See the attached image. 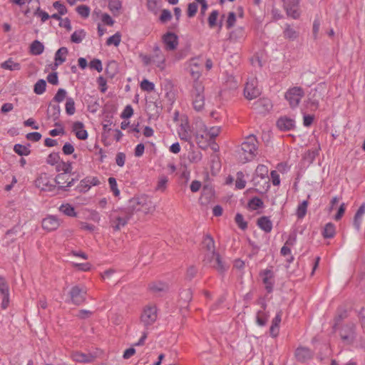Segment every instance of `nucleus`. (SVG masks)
Wrapping results in <instances>:
<instances>
[{
	"instance_id": "obj_1",
	"label": "nucleus",
	"mask_w": 365,
	"mask_h": 365,
	"mask_svg": "<svg viewBox=\"0 0 365 365\" xmlns=\"http://www.w3.org/2000/svg\"><path fill=\"white\" fill-rule=\"evenodd\" d=\"M136 220H141L147 215H152L156 207L150 197L146 195L135 196L130 199L127 204Z\"/></svg>"
},
{
	"instance_id": "obj_2",
	"label": "nucleus",
	"mask_w": 365,
	"mask_h": 365,
	"mask_svg": "<svg viewBox=\"0 0 365 365\" xmlns=\"http://www.w3.org/2000/svg\"><path fill=\"white\" fill-rule=\"evenodd\" d=\"M109 219L111 227L115 231H118L125 227L130 220L135 218L127 205L124 207L112 210L109 215Z\"/></svg>"
},
{
	"instance_id": "obj_3",
	"label": "nucleus",
	"mask_w": 365,
	"mask_h": 365,
	"mask_svg": "<svg viewBox=\"0 0 365 365\" xmlns=\"http://www.w3.org/2000/svg\"><path fill=\"white\" fill-rule=\"evenodd\" d=\"M257 140L255 135H250L247 136L238 150V157L240 160L245 163L252 160L257 154Z\"/></svg>"
},
{
	"instance_id": "obj_4",
	"label": "nucleus",
	"mask_w": 365,
	"mask_h": 365,
	"mask_svg": "<svg viewBox=\"0 0 365 365\" xmlns=\"http://www.w3.org/2000/svg\"><path fill=\"white\" fill-rule=\"evenodd\" d=\"M204 86L201 82H194L192 91V107L197 112L202 111L205 107Z\"/></svg>"
},
{
	"instance_id": "obj_5",
	"label": "nucleus",
	"mask_w": 365,
	"mask_h": 365,
	"mask_svg": "<svg viewBox=\"0 0 365 365\" xmlns=\"http://www.w3.org/2000/svg\"><path fill=\"white\" fill-rule=\"evenodd\" d=\"M304 95V92L301 87L295 86L289 88L285 93V98L289 102L291 108H297L301 99Z\"/></svg>"
},
{
	"instance_id": "obj_6",
	"label": "nucleus",
	"mask_w": 365,
	"mask_h": 365,
	"mask_svg": "<svg viewBox=\"0 0 365 365\" xmlns=\"http://www.w3.org/2000/svg\"><path fill=\"white\" fill-rule=\"evenodd\" d=\"M86 288L83 285L72 287L69 292L71 302L75 305H80L86 302Z\"/></svg>"
},
{
	"instance_id": "obj_7",
	"label": "nucleus",
	"mask_w": 365,
	"mask_h": 365,
	"mask_svg": "<svg viewBox=\"0 0 365 365\" xmlns=\"http://www.w3.org/2000/svg\"><path fill=\"white\" fill-rule=\"evenodd\" d=\"M157 308L154 305H149L144 308L141 314L140 319L144 326L153 324L157 319Z\"/></svg>"
},
{
	"instance_id": "obj_8",
	"label": "nucleus",
	"mask_w": 365,
	"mask_h": 365,
	"mask_svg": "<svg viewBox=\"0 0 365 365\" xmlns=\"http://www.w3.org/2000/svg\"><path fill=\"white\" fill-rule=\"evenodd\" d=\"M261 93L260 89L257 86V81L255 78H250L245 84L244 89L245 96L252 100L258 97Z\"/></svg>"
},
{
	"instance_id": "obj_9",
	"label": "nucleus",
	"mask_w": 365,
	"mask_h": 365,
	"mask_svg": "<svg viewBox=\"0 0 365 365\" xmlns=\"http://www.w3.org/2000/svg\"><path fill=\"white\" fill-rule=\"evenodd\" d=\"M153 63L160 71H164L166 67V57L158 45H155L152 53Z\"/></svg>"
},
{
	"instance_id": "obj_10",
	"label": "nucleus",
	"mask_w": 365,
	"mask_h": 365,
	"mask_svg": "<svg viewBox=\"0 0 365 365\" xmlns=\"http://www.w3.org/2000/svg\"><path fill=\"white\" fill-rule=\"evenodd\" d=\"M262 282L267 293H272L274 284V274L272 269H266L259 272Z\"/></svg>"
},
{
	"instance_id": "obj_11",
	"label": "nucleus",
	"mask_w": 365,
	"mask_h": 365,
	"mask_svg": "<svg viewBox=\"0 0 365 365\" xmlns=\"http://www.w3.org/2000/svg\"><path fill=\"white\" fill-rule=\"evenodd\" d=\"M215 200V190L211 184H205L202 187V195L200 198V203L202 205H207Z\"/></svg>"
},
{
	"instance_id": "obj_12",
	"label": "nucleus",
	"mask_w": 365,
	"mask_h": 365,
	"mask_svg": "<svg viewBox=\"0 0 365 365\" xmlns=\"http://www.w3.org/2000/svg\"><path fill=\"white\" fill-rule=\"evenodd\" d=\"M202 66V63L201 60L197 58L190 59V61L188 63L187 69L192 78L195 80V82L197 81L198 78L201 76Z\"/></svg>"
},
{
	"instance_id": "obj_13",
	"label": "nucleus",
	"mask_w": 365,
	"mask_h": 365,
	"mask_svg": "<svg viewBox=\"0 0 365 365\" xmlns=\"http://www.w3.org/2000/svg\"><path fill=\"white\" fill-rule=\"evenodd\" d=\"M340 336L341 339L351 344L355 339V325L353 324H346L340 330Z\"/></svg>"
},
{
	"instance_id": "obj_14",
	"label": "nucleus",
	"mask_w": 365,
	"mask_h": 365,
	"mask_svg": "<svg viewBox=\"0 0 365 365\" xmlns=\"http://www.w3.org/2000/svg\"><path fill=\"white\" fill-rule=\"evenodd\" d=\"M72 184H67L66 186H56V184H39L37 187L41 191L48 192L49 195L53 196L59 193L61 190L67 191L68 187Z\"/></svg>"
},
{
	"instance_id": "obj_15",
	"label": "nucleus",
	"mask_w": 365,
	"mask_h": 365,
	"mask_svg": "<svg viewBox=\"0 0 365 365\" xmlns=\"http://www.w3.org/2000/svg\"><path fill=\"white\" fill-rule=\"evenodd\" d=\"M262 180H265V182L269 181V169L264 165H259L257 167L252 178L254 182H259Z\"/></svg>"
},
{
	"instance_id": "obj_16",
	"label": "nucleus",
	"mask_w": 365,
	"mask_h": 365,
	"mask_svg": "<svg viewBox=\"0 0 365 365\" xmlns=\"http://www.w3.org/2000/svg\"><path fill=\"white\" fill-rule=\"evenodd\" d=\"M163 42L168 51L175 50L178 45V38L176 34L172 32H168L163 36Z\"/></svg>"
},
{
	"instance_id": "obj_17",
	"label": "nucleus",
	"mask_w": 365,
	"mask_h": 365,
	"mask_svg": "<svg viewBox=\"0 0 365 365\" xmlns=\"http://www.w3.org/2000/svg\"><path fill=\"white\" fill-rule=\"evenodd\" d=\"M314 352L304 346L298 347L295 351V357L299 362H306L313 358Z\"/></svg>"
},
{
	"instance_id": "obj_18",
	"label": "nucleus",
	"mask_w": 365,
	"mask_h": 365,
	"mask_svg": "<svg viewBox=\"0 0 365 365\" xmlns=\"http://www.w3.org/2000/svg\"><path fill=\"white\" fill-rule=\"evenodd\" d=\"M277 126L282 131L291 130L295 127V120L287 116L281 117L277 121Z\"/></svg>"
},
{
	"instance_id": "obj_19",
	"label": "nucleus",
	"mask_w": 365,
	"mask_h": 365,
	"mask_svg": "<svg viewBox=\"0 0 365 365\" xmlns=\"http://www.w3.org/2000/svg\"><path fill=\"white\" fill-rule=\"evenodd\" d=\"M59 225V220L53 215L48 216L42 220V227L47 231L56 230Z\"/></svg>"
},
{
	"instance_id": "obj_20",
	"label": "nucleus",
	"mask_w": 365,
	"mask_h": 365,
	"mask_svg": "<svg viewBox=\"0 0 365 365\" xmlns=\"http://www.w3.org/2000/svg\"><path fill=\"white\" fill-rule=\"evenodd\" d=\"M203 247L207 251L206 257L209 258L217 252H215V246L213 238L210 235H206L202 241Z\"/></svg>"
},
{
	"instance_id": "obj_21",
	"label": "nucleus",
	"mask_w": 365,
	"mask_h": 365,
	"mask_svg": "<svg viewBox=\"0 0 365 365\" xmlns=\"http://www.w3.org/2000/svg\"><path fill=\"white\" fill-rule=\"evenodd\" d=\"M73 131L79 140H86L88 138V132L85 129L83 123L80 121L73 123Z\"/></svg>"
},
{
	"instance_id": "obj_22",
	"label": "nucleus",
	"mask_w": 365,
	"mask_h": 365,
	"mask_svg": "<svg viewBox=\"0 0 365 365\" xmlns=\"http://www.w3.org/2000/svg\"><path fill=\"white\" fill-rule=\"evenodd\" d=\"M179 138L184 141L189 142L192 140V133L187 123L181 124L178 129Z\"/></svg>"
},
{
	"instance_id": "obj_23",
	"label": "nucleus",
	"mask_w": 365,
	"mask_h": 365,
	"mask_svg": "<svg viewBox=\"0 0 365 365\" xmlns=\"http://www.w3.org/2000/svg\"><path fill=\"white\" fill-rule=\"evenodd\" d=\"M257 225L266 233H269L273 227L272 221L267 216L259 217L257 220Z\"/></svg>"
},
{
	"instance_id": "obj_24",
	"label": "nucleus",
	"mask_w": 365,
	"mask_h": 365,
	"mask_svg": "<svg viewBox=\"0 0 365 365\" xmlns=\"http://www.w3.org/2000/svg\"><path fill=\"white\" fill-rule=\"evenodd\" d=\"M210 262H213L212 267L216 269L218 272L222 273L227 270V266L222 261L219 253H216L210 257L207 258Z\"/></svg>"
},
{
	"instance_id": "obj_25",
	"label": "nucleus",
	"mask_w": 365,
	"mask_h": 365,
	"mask_svg": "<svg viewBox=\"0 0 365 365\" xmlns=\"http://www.w3.org/2000/svg\"><path fill=\"white\" fill-rule=\"evenodd\" d=\"M272 108L271 102L269 99H259L254 103V109L259 113H266Z\"/></svg>"
},
{
	"instance_id": "obj_26",
	"label": "nucleus",
	"mask_w": 365,
	"mask_h": 365,
	"mask_svg": "<svg viewBox=\"0 0 365 365\" xmlns=\"http://www.w3.org/2000/svg\"><path fill=\"white\" fill-rule=\"evenodd\" d=\"M68 53V50L66 47H61L57 50L54 56L56 66H58L66 61Z\"/></svg>"
},
{
	"instance_id": "obj_27",
	"label": "nucleus",
	"mask_w": 365,
	"mask_h": 365,
	"mask_svg": "<svg viewBox=\"0 0 365 365\" xmlns=\"http://www.w3.org/2000/svg\"><path fill=\"white\" fill-rule=\"evenodd\" d=\"M365 214V203H363L359 208L357 210L356 212L355 213L353 225L354 227L359 230L361 224L362 222V218L364 215Z\"/></svg>"
},
{
	"instance_id": "obj_28",
	"label": "nucleus",
	"mask_w": 365,
	"mask_h": 365,
	"mask_svg": "<svg viewBox=\"0 0 365 365\" xmlns=\"http://www.w3.org/2000/svg\"><path fill=\"white\" fill-rule=\"evenodd\" d=\"M229 38L233 42H240L245 38V31L242 27L236 28L230 34Z\"/></svg>"
},
{
	"instance_id": "obj_29",
	"label": "nucleus",
	"mask_w": 365,
	"mask_h": 365,
	"mask_svg": "<svg viewBox=\"0 0 365 365\" xmlns=\"http://www.w3.org/2000/svg\"><path fill=\"white\" fill-rule=\"evenodd\" d=\"M61 113V107L58 104L50 105L47 110L48 118L56 121L58 119Z\"/></svg>"
},
{
	"instance_id": "obj_30",
	"label": "nucleus",
	"mask_w": 365,
	"mask_h": 365,
	"mask_svg": "<svg viewBox=\"0 0 365 365\" xmlns=\"http://www.w3.org/2000/svg\"><path fill=\"white\" fill-rule=\"evenodd\" d=\"M202 128L206 130V135H207L208 140H214L220 133L221 127L212 126L207 128L205 125L202 124Z\"/></svg>"
},
{
	"instance_id": "obj_31",
	"label": "nucleus",
	"mask_w": 365,
	"mask_h": 365,
	"mask_svg": "<svg viewBox=\"0 0 365 365\" xmlns=\"http://www.w3.org/2000/svg\"><path fill=\"white\" fill-rule=\"evenodd\" d=\"M72 359L73 361L80 363H88L92 361V356L90 354H86L81 352H75L72 354Z\"/></svg>"
},
{
	"instance_id": "obj_32",
	"label": "nucleus",
	"mask_w": 365,
	"mask_h": 365,
	"mask_svg": "<svg viewBox=\"0 0 365 365\" xmlns=\"http://www.w3.org/2000/svg\"><path fill=\"white\" fill-rule=\"evenodd\" d=\"M1 67L9 71H19L21 69L20 63L13 61L11 58L1 64Z\"/></svg>"
},
{
	"instance_id": "obj_33",
	"label": "nucleus",
	"mask_w": 365,
	"mask_h": 365,
	"mask_svg": "<svg viewBox=\"0 0 365 365\" xmlns=\"http://www.w3.org/2000/svg\"><path fill=\"white\" fill-rule=\"evenodd\" d=\"M44 51L43 44L38 40L32 42L30 46V51L33 55H41Z\"/></svg>"
},
{
	"instance_id": "obj_34",
	"label": "nucleus",
	"mask_w": 365,
	"mask_h": 365,
	"mask_svg": "<svg viewBox=\"0 0 365 365\" xmlns=\"http://www.w3.org/2000/svg\"><path fill=\"white\" fill-rule=\"evenodd\" d=\"M86 33L83 29L75 31L71 36V41L75 43H80L85 38Z\"/></svg>"
},
{
	"instance_id": "obj_35",
	"label": "nucleus",
	"mask_w": 365,
	"mask_h": 365,
	"mask_svg": "<svg viewBox=\"0 0 365 365\" xmlns=\"http://www.w3.org/2000/svg\"><path fill=\"white\" fill-rule=\"evenodd\" d=\"M14 150L19 155L27 156L31 153L30 145H24L21 144H16L14 147Z\"/></svg>"
},
{
	"instance_id": "obj_36",
	"label": "nucleus",
	"mask_w": 365,
	"mask_h": 365,
	"mask_svg": "<svg viewBox=\"0 0 365 365\" xmlns=\"http://www.w3.org/2000/svg\"><path fill=\"white\" fill-rule=\"evenodd\" d=\"M269 315L263 310H259L256 315V322L260 327L266 325L268 320Z\"/></svg>"
},
{
	"instance_id": "obj_37",
	"label": "nucleus",
	"mask_w": 365,
	"mask_h": 365,
	"mask_svg": "<svg viewBox=\"0 0 365 365\" xmlns=\"http://www.w3.org/2000/svg\"><path fill=\"white\" fill-rule=\"evenodd\" d=\"M46 83L43 79H39L34 84V92L37 95H41L46 91Z\"/></svg>"
},
{
	"instance_id": "obj_38",
	"label": "nucleus",
	"mask_w": 365,
	"mask_h": 365,
	"mask_svg": "<svg viewBox=\"0 0 365 365\" xmlns=\"http://www.w3.org/2000/svg\"><path fill=\"white\" fill-rule=\"evenodd\" d=\"M335 235V226L334 224L329 222L325 225L323 230V236L324 238H332Z\"/></svg>"
},
{
	"instance_id": "obj_39",
	"label": "nucleus",
	"mask_w": 365,
	"mask_h": 365,
	"mask_svg": "<svg viewBox=\"0 0 365 365\" xmlns=\"http://www.w3.org/2000/svg\"><path fill=\"white\" fill-rule=\"evenodd\" d=\"M284 36L286 38L293 41L298 37V32L289 25H287L284 30Z\"/></svg>"
},
{
	"instance_id": "obj_40",
	"label": "nucleus",
	"mask_w": 365,
	"mask_h": 365,
	"mask_svg": "<svg viewBox=\"0 0 365 365\" xmlns=\"http://www.w3.org/2000/svg\"><path fill=\"white\" fill-rule=\"evenodd\" d=\"M66 112L68 115H72L76 112L75 102L73 98H66V102L65 105Z\"/></svg>"
},
{
	"instance_id": "obj_41",
	"label": "nucleus",
	"mask_w": 365,
	"mask_h": 365,
	"mask_svg": "<svg viewBox=\"0 0 365 365\" xmlns=\"http://www.w3.org/2000/svg\"><path fill=\"white\" fill-rule=\"evenodd\" d=\"M60 211L69 217H76L74 207L69 204L62 205L59 208Z\"/></svg>"
},
{
	"instance_id": "obj_42",
	"label": "nucleus",
	"mask_w": 365,
	"mask_h": 365,
	"mask_svg": "<svg viewBox=\"0 0 365 365\" xmlns=\"http://www.w3.org/2000/svg\"><path fill=\"white\" fill-rule=\"evenodd\" d=\"M121 41V35L119 32H116L113 36H110L107 41L106 44L108 46L114 45L115 46H118Z\"/></svg>"
},
{
	"instance_id": "obj_43",
	"label": "nucleus",
	"mask_w": 365,
	"mask_h": 365,
	"mask_svg": "<svg viewBox=\"0 0 365 365\" xmlns=\"http://www.w3.org/2000/svg\"><path fill=\"white\" fill-rule=\"evenodd\" d=\"M307 202L306 200L300 203L297 209L296 215L299 219H302L307 213Z\"/></svg>"
},
{
	"instance_id": "obj_44",
	"label": "nucleus",
	"mask_w": 365,
	"mask_h": 365,
	"mask_svg": "<svg viewBox=\"0 0 365 365\" xmlns=\"http://www.w3.org/2000/svg\"><path fill=\"white\" fill-rule=\"evenodd\" d=\"M149 288L152 292L158 293L165 291L168 288V286L164 283L158 282L150 284L149 285Z\"/></svg>"
},
{
	"instance_id": "obj_45",
	"label": "nucleus",
	"mask_w": 365,
	"mask_h": 365,
	"mask_svg": "<svg viewBox=\"0 0 365 365\" xmlns=\"http://www.w3.org/2000/svg\"><path fill=\"white\" fill-rule=\"evenodd\" d=\"M180 300L188 303L191 301L192 297V292L190 289H185L180 293Z\"/></svg>"
},
{
	"instance_id": "obj_46",
	"label": "nucleus",
	"mask_w": 365,
	"mask_h": 365,
	"mask_svg": "<svg viewBox=\"0 0 365 365\" xmlns=\"http://www.w3.org/2000/svg\"><path fill=\"white\" fill-rule=\"evenodd\" d=\"M67 92L64 88H59L55 94L53 100L57 103H61L66 99Z\"/></svg>"
},
{
	"instance_id": "obj_47",
	"label": "nucleus",
	"mask_w": 365,
	"mask_h": 365,
	"mask_svg": "<svg viewBox=\"0 0 365 365\" xmlns=\"http://www.w3.org/2000/svg\"><path fill=\"white\" fill-rule=\"evenodd\" d=\"M140 88L145 91L151 92L155 90V84L148 79H143L140 83Z\"/></svg>"
},
{
	"instance_id": "obj_48",
	"label": "nucleus",
	"mask_w": 365,
	"mask_h": 365,
	"mask_svg": "<svg viewBox=\"0 0 365 365\" xmlns=\"http://www.w3.org/2000/svg\"><path fill=\"white\" fill-rule=\"evenodd\" d=\"M77 13L83 18H87L90 14V8L86 5H80L76 8Z\"/></svg>"
},
{
	"instance_id": "obj_49",
	"label": "nucleus",
	"mask_w": 365,
	"mask_h": 365,
	"mask_svg": "<svg viewBox=\"0 0 365 365\" xmlns=\"http://www.w3.org/2000/svg\"><path fill=\"white\" fill-rule=\"evenodd\" d=\"M262 205V200L258 197H254L251 199L248 202V207L251 210H257V208L261 207Z\"/></svg>"
},
{
	"instance_id": "obj_50",
	"label": "nucleus",
	"mask_w": 365,
	"mask_h": 365,
	"mask_svg": "<svg viewBox=\"0 0 365 365\" xmlns=\"http://www.w3.org/2000/svg\"><path fill=\"white\" fill-rule=\"evenodd\" d=\"M0 294L1 295L9 294V288L6 279L0 276Z\"/></svg>"
},
{
	"instance_id": "obj_51",
	"label": "nucleus",
	"mask_w": 365,
	"mask_h": 365,
	"mask_svg": "<svg viewBox=\"0 0 365 365\" xmlns=\"http://www.w3.org/2000/svg\"><path fill=\"white\" fill-rule=\"evenodd\" d=\"M195 138L197 140V143L201 142V140H208L207 135H206V130L202 128V125L200 128L195 132Z\"/></svg>"
},
{
	"instance_id": "obj_52",
	"label": "nucleus",
	"mask_w": 365,
	"mask_h": 365,
	"mask_svg": "<svg viewBox=\"0 0 365 365\" xmlns=\"http://www.w3.org/2000/svg\"><path fill=\"white\" fill-rule=\"evenodd\" d=\"M235 220L240 229L245 230L247 227V223L244 220V217L242 214L237 213L235 217Z\"/></svg>"
},
{
	"instance_id": "obj_53",
	"label": "nucleus",
	"mask_w": 365,
	"mask_h": 365,
	"mask_svg": "<svg viewBox=\"0 0 365 365\" xmlns=\"http://www.w3.org/2000/svg\"><path fill=\"white\" fill-rule=\"evenodd\" d=\"M188 160L191 163H198L202 160V153L199 151H192L188 153Z\"/></svg>"
},
{
	"instance_id": "obj_54",
	"label": "nucleus",
	"mask_w": 365,
	"mask_h": 365,
	"mask_svg": "<svg viewBox=\"0 0 365 365\" xmlns=\"http://www.w3.org/2000/svg\"><path fill=\"white\" fill-rule=\"evenodd\" d=\"M58 170L62 171L64 174L71 173L72 172L71 163L61 162L58 166Z\"/></svg>"
},
{
	"instance_id": "obj_55",
	"label": "nucleus",
	"mask_w": 365,
	"mask_h": 365,
	"mask_svg": "<svg viewBox=\"0 0 365 365\" xmlns=\"http://www.w3.org/2000/svg\"><path fill=\"white\" fill-rule=\"evenodd\" d=\"M197 2H192V3H190L188 4L187 5V16L188 17H193L197 11V9H198V6H197Z\"/></svg>"
},
{
	"instance_id": "obj_56",
	"label": "nucleus",
	"mask_w": 365,
	"mask_h": 365,
	"mask_svg": "<svg viewBox=\"0 0 365 365\" xmlns=\"http://www.w3.org/2000/svg\"><path fill=\"white\" fill-rule=\"evenodd\" d=\"M53 6L57 9L58 13H59L60 15H65L67 13V9L66 6L61 1H57L53 2Z\"/></svg>"
},
{
	"instance_id": "obj_57",
	"label": "nucleus",
	"mask_w": 365,
	"mask_h": 365,
	"mask_svg": "<svg viewBox=\"0 0 365 365\" xmlns=\"http://www.w3.org/2000/svg\"><path fill=\"white\" fill-rule=\"evenodd\" d=\"M133 114V109L130 105H128L125 107L123 112L120 114L121 118L128 119Z\"/></svg>"
},
{
	"instance_id": "obj_58",
	"label": "nucleus",
	"mask_w": 365,
	"mask_h": 365,
	"mask_svg": "<svg viewBox=\"0 0 365 365\" xmlns=\"http://www.w3.org/2000/svg\"><path fill=\"white\" fill-rule=\"evenodd\" d=\"M218 11L217 10H214L211 12L208 17V24L210 27L212 28L216 25L217 19L218 16Z\"/></svg>"
},
{
	"instance_id": "obj_59",
	"label": "nucleus",
	"mask_w": 365,
	"mask_h": 365,
	"mask_svg": "<svg viewBox=\"0 0 365 365\" xmlns=\"http://www.w3.org/2000/svg\"><path fill=\"white\" fill-rule=\"evenodd\" d=\"M90 67L92 69L96 70L98 72H101L103 71L102 63L97 58H95L90 62Z\"/></svg>"
},
{
	"instance_id": "obj_60",
	"label": "nucleus",
	"mask_w": 365,
	"mask_h": 365,
	"mask_svg": "<svg viewBox=\"0 0 365 365\" xmlns=\"http://www.w3.org/2000/svg\"><path fill=\"white\" fill-rule=\"evenodd\" d=\"M26 138L33 142H38L41 138V134L38 132H31L26 134Z\"/></svg>"
},
{
	"instance_id": "obj_61",
	"label": "nucleus",
	"mask_w": 365,
	"mask_h": 365,
	"mask_svg": "<svg viewBox=\"0 0 365 365\" xmlns=\"http://www.w3.org/2000/svg\"><path fill=\"white\" fill-rule=\"evenodd\" d=\"M236 21V15L234 12H230L227 19V28L230 29L234 26Z\"/></svg>"
},
{
	"instance_id": "obj_62",
	"label": "nucleus",
	"mask_w": 365,
	"mask_h": 365,
	"mask_svg": "<svg viewBox=\"0 0 365 365\" xmlns=\"http://www.w3.org/2000/svg\"><path fill=\"white\" fill-rule=\"evenodd\" d=\"M197 272V269L195 266H190L187 268L186 272V278L189 280L193 279Z\"/></svg>"
},
{
	"instance_id": "obj_63",
	"label": "nucleus",
	"mask_w": 365,
	"mask_h": 365,
	"mask_svg": "<svg viewBox=\"0 0 365 365\" xmlns=\"http://www.w3.org/2000/svg\"><path fill=\"white\" fill-rule=\"evenodd\" d=\"M47 81L52 85L58 84V77L56 72L51 73L47 76Z\"/></svg>"
},
{
	"instance_id": "obj_64",
	"label": "nucleus",
	"mask_w": 365,
	"mask_h": 365,
	"mask_svg": "<svg viewBox=\"0 0 365 365\" xmlns=\"http://www.w3.org/2000/svg\"><path fill=\"white\" fill-rule=\"evenodd\" d=\"M361 327L365 329V307H361L358 314Z\"/></svg>"
}]
</instances>
